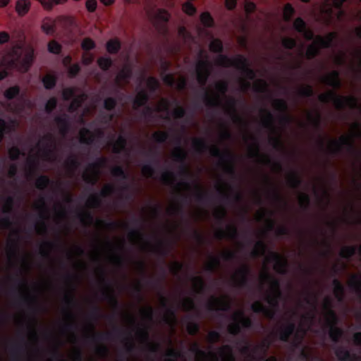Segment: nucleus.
Wrapping results in <instances>:
<instances>
[{
	"label": "nucleus",
	"instance_id": "nucleus-51",
	"mask_svg": "<svg viewBox=\"0 0 361 361\" xmlns=\"http://www.w3.org/2000/svg\"><path fill=\"white\" fill-rule=\"evenodd\" d=\"M164 321L171 326V332L173 331V324L175 323V315L173 312L166 310L164 314Z\"/></svg>",
	"mask_w": 361,
	"mask_h": 361
},
{
	"label": "nucleus",
	"instance_id": "nucleus-46",
	"mask_svg": "<svg viewBox=\"0 0 361 361\" xmlns=\"http://www.w3.org/2000/svg\"><path fill=\"white\" fill-rule=\"evenodd\" d=\"M336 355L340 360L345 361H354L355 358H360V357H355L350 355L349 353L347 350L343 349H338L336 351Z\"/></svg>",
	"mask_w": 361,
	"mask_h": 361
},
{
	"label": "nucleus",
	"instance_id": "nucleus-57",
	"mask_svg": "<svg viewBox=\"0 0 361 361\" xmlns=\"http://www.w3.org/2000/svg\"><path fill=\"white\" fill-rule=\"evenodd\" d=\"M99 204V198L97 195H92L87 200L86 205L89 208L97 207Z\"/></svg>",
	"mask_w": 361,
	"mask_h": 361
},
{
	"label": "nucleus",
	"instance_id": "nucleus-43",
	"mask_svg": "<svg viewBox=\"0 0 361 361\" xmlns=\"http://www.w3.org/2000/svg\"><path fill=\"white\" fill-rule=\"evenodd\" d=\"M219 354L221 361H235L232 355L231 349L228 345L223 346L220 349Z\"/></svg>",
	"mask_w": 361,
	"mask_h": 361
},
{
	"label": "nucleus",
	"instance_id": "nucleus-52",
	"mask_svg": "<svg viewBox=\"0 0 361 361\" xmlns=\"http://www.w3.org/2000/svg\"><path fill=\"white\" fill-rule=\"evenodd\" d=\"M185 152L180 148L176 147L171 152V156L174 160L181 161L185 157Z\"/></svg>",
	"mask_w": 361,
	"mask_h": 361
},
{
	"label": "nucleus",
	"instance_id": "nucleus-5",
	"mask_svg": "<svg viewBox=\"0 0 361 361\" xmlns=\"http://www.w3.org/2000/svg\"><path fill=\"white\" fill-rule=\"evenodd\" d=\"M124 240L116 238L112 242L101 241L90 252L92 260L106 259L109 262L118 265L121 264V253L123 247Z\"/></svg>",
	"mask_w": 361,
	"mask_h": 361
},
{
	"label": "nucleus",
	"instance_id": "nucleus-34",
	"mask_svg": "<svg viewBox=\"0 0 361 361\" xmlns=\"http://www.w3.org/2000/svg\"><path fill=\"white\" fill-rule=\"evenodd\" d=\"M128 240L134 245L140 246L143 250H147V247L143 244L141 234L137 231H131L128 235Z\"/></svg>",
	"mask_w": 361,
	"mask_h": 361
},
{
	"label": "nucleus",
	"instance_id": "nucleus-33",
	"mask_svg": "<svg viewBox=\"0 0 361 361\" xmlns=\"http://www.w3.org/2000/svg\"><path fill=\"white\" fill-rule=\"evenodd\" d=\"M169 357L165 359L164 361H185V359L180 353V352L175 349L172 345H170L166 354Z\"/></svg>",
	"mask_w": 361,
	"mask_h": 361
},
{
	"label": "nucleus",
	"instance_id": "nucleus-9",
	"mask_svg": "<svg viewBox=\"0 0 361 361\" xmlns=\"http://www.w3.org/2000/svg\"><path fill=\"white\" fill-rule=\"evenodd\" d=\"M361 137V128L357 123H353L347 135H341L338 139L329 140L327 148L331 152H337L342 147H350L353 144V138Z\"/></svg>",
	"mask_w": 361,
	"mask_h": 361
},
{
	"label": "nucleus",
	"instance_id": "nucleus-3",
	"mask_svg": "<svg viewBox=\"0 0 361 361\" xmlns=\"http://www.w3.org/2000/svg\"><path fill=\"white\" fill-rule=\"evenodd\" d=\"M317 300V296L315 293L308 294L305 298V302L307 307H303L304 305L301 304L297 310V313L293 316V319L297 317L298 314H301L300 324L293 341L295 345L301 342L305 331L310 327V325L317 321L315 315V312L317 311L315 305Z\"/></svg>",
	"mask_w": 361,
	"mask_h": 361
},
{
	"label": "nucleus",
	"instance_id": "nucleus-28",
	"mask_svg": "<svg viewBox=\"0 0 361 361\" xmlns=\"http://www.w3.org/2000/svg\"><path fill=\"white\" fill-rule=\"evenodd\" d=\"M236 235V228L233 225H228L225 230H217L215 235L217 238H228L233 240Z\"/></svg>",
	"mask_w": 361,
	"mask_h": 361
},
{
	"label": "nucleus",
	"instance_id": "nucleus-24",
	"mask_svg": "<svg viewBox=\"0 0 361 361\" xmlns=\"http://www.w3.org/2000/svg\"><path fill=\"white\" fill-rule=\"evenodd\" d=\"M255 218L257 221H264L265 230L269 231L274 228V221L269 214L268 210L264 208H261L257 211L255 214Z\"/></svg>",
	"mask_w": 361,
	"mask_h": 361
},
{
	"label": "nucleus",
	"instance_id": "nucleus-21",
	"mask_svg": "<svg viewBox=\"0 0 361 361\" xmlns=\"http://www.w3.org/2000/svg\"><path fill=\"white\" fill-rule=\"evenodd\" d=\"M190 350L195 352V361H218V355L212 352L205 353L202 350H198V345L196 343H192Z\"/></svg>",
	"mask_w": 361,
	"mask_h": 361
},
{
	"label": "nucleus",
	"instance_id": "nucleus-29",
	"mask_svg": "<svg viewBox=\"0 0 361 361\" xmlns=\"http://www.w3.org/2000/svg\"><path fill=\"white\" fill-rule=\"evenodd\" d=\"M247 274V267L245 265H242L236 270L234 274L232 276V280L235 285H240L245 281L246 276Z\"/></svg>",
	"mask_w": 361,
	"mask_h": 361
},
{
	"label": "nucleus",
	"instance_id": "nucleus-62",
	"mask_svg": "<svg viewBox=\"0 0 361 361\" xmlns=\"http://www.w3.org/2000/svg\"><path fill=\"white\" fill-rule=\"evenodd\" d=\"M19 87L18 86H14V87H11L10 88H8L7 90H6V92H4V96L7 98V99H13V97H15L16 95L18 94L19 93Z\"/></svg>",
	"mask_w": 361,
	"mask_h": 361
},
{
	"label": "nucleus",
	"instance_id": "nucleus-56",
	"mask_svg": "<svg viewBox=\"0 0 361 361\" xmlns=\"http://www.w3.org/2000/svg\"><path fill=\"white\" fill-rule=\"evenodd\" d=\"M81 47L83 50L85 51L88 50L93 49L95 47V43L94 42L90 37H86L83 39Z\"/></svg>",
	"mask_w": 361,
	"mask_h": 361
},
{
	"label": "nucleus",
	"instance_id": "nucleus-38",
	"mask_svg": "<svg viewBox=\"0 0 361 361\" xmlns=\"http://www.w3.org/2000/svg\"><path fill=\"white\" fill-rule=\"evenodd\" d=\"M294 328V324L288 323L286 325H283L280 327L279 336L280 338L283 341H286L292 334Z\"/></svg>",
	"mask_w": 361,
	"mask_h": 361
},
{
	"label": "nucleus",
	"instance_id": "nucleus-8",
	"mask_svg": "<svg viewBox=\"0 0 361 361\" xmlns=\"http://www.w3.org/2000/svg\"><path fill=\"white\" fill-rule=\"evenodd\" d=\"M321 102H333L334 106L337 109L345 107L357 108L361 111V101L356 99L353 97H343L336 95L334 91L329 90L325 93H322L319 96Z\"/></svg>",
	"mask_w": 361,
	"mask_h": 361
},
{
	"label": "nucleus",
	"instance_id": "nucleus-19",
	"mask_svg": "<svg viewBox=\"0 0 361 361\" xmlns=\"http://www.w3.org/2000/svg\"><path fill=\"white\" fill-rule=\"evenodd\" d=\"M209 153L214 157H220V164L226 173L233 172L232 156L230 151H226V159L224 160L221 155L220 149L216 145H212L209 148Z\"/></svg>",
	"mask_w": 361,
	"mask_h": 361
},
{
	"label": "nucleus",
	"instance_id": "nucleus-42",
	"mask_svg": "<svg viewBox=\"0 0 361 361\" xmlns=\"http://www.w3.org/2000/svg\"><path fill=\"white\" fill-rule=\"evenodd\" d=\"M66 217V211L61 204H56L54 209V218L56 222H59Z\"/></svg>",
	"mask_w": 361,
	"mask_h": 361
},
{
	"label": "nucleus",
	"instance_id": "nucleus-50",
	"mask_svg": "<svg viewBox=\"0 0 361 361\" xmlns=\"http://www.w3.org/2000/svg\"><path fill=\"white\" fill-rule=\"evenodd\" d=\"M306 118L308 122L313 125H317L319 123V115L317 111L305 113Z\"/></svg>",
	"mask_w": 361,
	"mask_h": 361
},
{
	"label": "nucleus",
	"instance_id": "nucleus-17",
	"mask_svg": "<svg viewBox=\"0 0 361 361\" xmlns=\"http://www.w3.org/2000/svg\"><path fill=\"white\" fill-rule=\"evenodd\" d=\"M105 159H102L94 164L89 166L84 172L83 179L88 183H95L99 178L100 169L105 164Z\"/></svg>",
	"mask_w": 361,
	"mask_h": 361
},
{
	"label": "nucleus",
	"instance_id": "nucleus-45",
	"mask_svg": "<svg viewBox=\"0 0 361 361\" xmlns=\"http://www.w3.org/2000/svg\"><path fill=\"white\" fill-rule=\"evenodd\" d=\"M83 250L79 245H73L69 248L67 255L70 259H73L80 256Z\"/></svg>",
	"mask_w": 361,
	"mask_h": 361
},
{
	"label": "nucleus",
	"instance_id": "nucleus-31",
	"mask_svg": "<svg viewBox=\"0 0 361 361\" xmlns=\"http://www.w3.org/2000/svg\"><path fill=\"white\" fill-rule=\"evenodd\" d=\"M322 82L334 87H338L340 85L338 74L336 71H332L324 76L322 79Z\"/></svg>",
	"mask_w": 361,
	"mask_h": 361
},
{
	"label": "nucleus",
	"instance_id": "nucleus-61",
	"mask_svg": "<svg viewBox=\"0 0 361 361\" xmlns=\"http://www.w3.org/2000/svg\"><path fill=\"white\" fill-rule=\"evenodd\" d=\"M287 182L291 187H297V185L299 183V178L298 176L294 173H288L286 176Z\"/></svg>",
	"mask_w": 361,
	"mask_h": 361
},
{
	"label": "nucleus",
	"instance_id": "nucleus-23",
	"mask_svg": "<svg viewBox=\"0 0 361 361\" xmlns=\"http://www.w3.org/2000/svg\"><path fill=\"white\" fill-rule=\"evenodd\" d=\"M164 82L176 89L180 90L185 87V78L179 74L167 75L164 78Z\"/></svg>",
	"mask_w": 361,
	"mask_h": 361
},
{
	"label": "nucleus",
	"instance_id": "nucleus-4",
	"mask_svg": "<svg viewBox=\"0 0 361 361\" xmlns=\"http://www.w3.org/2000/svg\"><path fill=\"white\" fill-rule=\"evenodd\" d=\"M226 84L219 81L216 82L215 89L209 87L205 92V102L207 105H220L224 111L229 114L234 123H240V118L235 109V101L233 99L225 97Z\"/></svg>",
	"mask_w": 361,
	"mask_h": 361
},
{
	"label": "nucleus",
	"instance_id": "nucleus-15",
	"mask_svg": "<svg viewBox=\"0 0 361 361\" xmlns=\"http://www.w3.org/2000/svg\"><path fill=\"white\" fill-rule=\"evenodd\" d=\"M243 138L247 145L248 154L250 157L263 163L269 161L268 157L260 156L258 145L252 135L245 134Z\"/></svg>",
	"mask_w": 361,
	"mask_h": 361
},
{
	"label": "nucleus",
	"instance_id": "nucleus-40",
	"mask_svg": "<svg viewBox=\"0 0 361 361\" xmlns=\"http://www.w3.org/2000/svg\"><path fill=\"white\" fill-rule=\"evenodd\" d=\"M350 214L346 216L348 219V221L351 224H357L361 221V214L357 213L353 206L350 208ZM348 209H345L344 212L345 216H348Z\"/></svg>",
	"mask_w": 361,
	"mask_h": 361
},
{
	"label": "nucleus",
	"instance_id": "nucleus-27",
	"mask_svg": "<svg viewBox=\"0 0 361 361\" xmlns=\"http://www.w3.org/2000/svg\"><path fill=\"white\" fill-rule=\"evenodd\" d=\"M293 25L296 30L300 33H302L305 39H310L313 37L312 31L306 27L305 23L301 18H296L294 21Z\"/></svg>",
	"mask_w": 361,
	"mask_h": 361
},
{
	"label": "nucleus",
	"instance_id": "nucleus-14",
	"mask_svg": "<svg viewBox=\"0 0 361 361\" xmlns=\"http://www.w3.org/2000/svg\"><path fill=\"white\" fill-rule=\"evenodd\" d=\"M250 324V319L243 316L242 310H238L233 315V322L228 325V330L231 334H236L240 331V325L248 327Z\"/></svg>",
	"mask_w": 361,
	"mask_h": 361
},
{
	"label": "nucleus",
	"instance_id": "nucleus-12",
	"mask_svg": "<svg viewBox=\"0 0 361 361\" xmlns=\"http://www.w3.org/2000/svg\"><path fill=\"white\" fill-rule=\"evenodd\" d=\"M336 36V32H330L324 37L317 36L307 49V57L308 59H311L315 56L320 49L329 47Z\"/></svg>",
	"mask_w": 361,
	"mask_h": 361
},
{
	"label": "nucleus",
	"instance_id": "nucleus-60",
	"mask_svg": "<svg viewBox=\"0 0 361 361\" xmlns=\"http://www.w3.org/2000/svg\"><path fill=\"white\" fill-rule=\"evenodd\" d=\"M267 85L263 80H257L253 83V89L255 91L264 92L266 91Z\"/></svg>",
	"mask_w": 361,
	"mask_h": 361
},
{
	"label": "nucleus",
	"instance_id": "nucleus-11",
	"mask_svg": "<svg viewBox=\"0 0 361 361\" xmlns=\"http://www.w3.org/2000/svg\"><path fill=\"white\" fill-rule=\"evenodd\" d=\"M152 310L150 306L145 305L140 309V314L142 319L141 327L138 328L135 333L136 339L141 343H144L148 337L147 326L152 319Z\"/></svg>",
	"mask_w": 361,
	"mask_h": 361
},
{
	"label": "nucleus",
	"instance_id": "nucleus-7",
	"mask_svg": "<svg viewBox=\"0 0 361 361\" xmlns=\"http://www.w3.org/2000/svg\"><path fill=\"white\" fill-rule=\"evenodd\" d=\"M331 300L329 297H326L319 307L318 322L322 327L326 326L330 328L329 336L332 340L336 341L341 336L342 332L341 329L334 326L336 321V317L331 310Z\"/></svg>",
	"mask_w": 361,
	"mask_h": 361
},
{
	"label": "nucleus",
	"instance_id": "nucleus-54",
	"mask_svg": "<svg viewBox=\"0 0 361 361\" xmlns=\"http://www.w3.org/2000/svg\"><path fill=\"white\" fill-rule=\"evenodd\" d=\"M191 283L193 290L197 293L200 292L204 286V282L202 278L199 276L194 277Z\"/></svg>",
	"mask_w": 361,
	"mask_h": 361
},
{
	"label": "nucleus",
	"instance_id": "nucleus-10",
	"mask_svg": "<svg viewBox=\"0 0 361 361\" xmlns=\"http://www.w3.org/2000/svg\"><path fill=\"white\" fill-rule=\"evenodd\" d=\"M261 121L263 126L267 128L269 131V137L271 143L275 147H278L280 145L281 140L280 136L281 130L280 128H274L272 125V116L267 110H262L259 114Z\"/></svg>",
	"mask_w": 361,
	"mask_h": 361
},
{
	"label": "nucleus",
	"instance_id": "nucleus-1",
	"mask_svg": "<svg viewBox=\"0 0 361 361\" xmlns=\"http://www.w3.org/2000/svg\"><path fill=\"white\" fill-rule=\"evenodd\" d=\"M286 259L281 255L275 252H269L264 259L262 270L259 274V281L262 289L264 290V295L270 307L266 308L260 302L252 304L254 312H262L267 318H271L274 314V307L277 305V299L280 296L278 281L272 276L269 271L271 266L279 273H283L286 270Z\"/></svg>",
	"mask_w": 361,
	"mask_h": 361
},
{
	"label": "nucleus",
	"instance_id": "nucleus-39",
	"mask_svg": "<svg viewBox=\"0 0 361 361\" xmlns=\"http://www.w3.org/2000/svg\"><path fill=\"white\" fill-rule=\"evenodd\" d=\"M78 167V159L75 156L70 157L66 162V173L68 176H71L73 171Z\"/></svg>",
	"mask_w": 361,
	"mask_h": 361
},
{
	"label": "nucleus",
	"instance_id": "nucleus-49",
	"mask_svg": "<svg viewBox=\"0 0 361 361\" xmlns=\"http://www.w3.org/2000/svg\"><path fill=\"white\" fill-rule=\"evenodd\" d=\"M122 319L124 324L129 328H131L135 324V317L131 312H127L123 314Z\"/></svg>",
	"mask_w": 361,
	"mask_h": 361
},
{
	"label": "nucleus",
	"instance_id": "nucleus-32",
	"mask_svg": "<svg viewBox=\"0 0 361 361\" xmlns=\"http://www.w3.org/2000/svg\"><path fill=\"white\" fill-rule=\"evenodd\" d=\"M30 6L29 0H18L16 4V11L18 16H24L29 12Z\"/></svg>",
	"mask_w": 361,
	"mask_h": 361
},
{
	"label": "nucleus",
	"instance_id": "nucleus-35",
	"mask_svg": "<svg viewBox=\"0 0 361 361\" xmlns=\"http://www.w3.org/2000/svg\"><path fill=\"white\" fill-rule=\"evenodd\" d=\"M156 111L161 113V117L169 118V103L166 100L161 99L156 106Z\"/></svg>",
	"mask_w": 361,
	"mask_h": 361
},
{
	"label": "nucleus",
	"instance_id": "nucleus-41",
	"mask_svg": "<svg viewBox=\"0 0 361 361\" xmlns=\"http://www.w3.org/2000/svg\"><path fill=\"white\" fill-rule=\"evenodd\" d=\"M219 266V257L209 255L205 262L204 267L207 270H214Z\"/></svg>",
	"mask_w": 361,
	"mask_h": 361
},
{
	"label": "nucleus",
	"instance_id": "nucleus-36",
	"mask_svg": "<svg viewBox=\"0 0 361 361\" xmlns=\"http://www.w3.org/2000/svg\"><path fill=\"white\" fill-rule=\"evenodd\" d=\"M41 28L46 34L52 35L55 32V23L52 19L46 18L42 22Z\"/></svg>",
	"mask_w": 361,
	"mask_h": 361
},
{
	"label": "nucleus",
	"instance_id": "nucleus-22",
	"mask_svg": "<svg viewBox=\"0 0 361 361\" xmlns=\"http://www.w3.org/2000/svg\"><path fill=\"white\" fill-rule=\"evenodd\" d=\"M229 304L230 299L226 295L211 297L208 302L209 307L212 310H226Z\"/></svg>",
	"mask_w": 361,
	"mask_h": 361
},
{
	"label": "nucleus",
	"instance_id": "nucleus-59",
	"mask_svg": "<svg viewBox=\"0 0 361 361\" xmlns=\"http://www.w3.org/2000/svg\"><path fill=\"white\" fill-rule=\"evenodd\" d=\"M200 20L202 23L207 27H211L213 25V19L209 13H203L200 16Z\"/></svg>",
	"mask_w": 361,
	"mask_h": 361
},
{
	"label": "nucleus",
	"instance_id": "nucleus-58",
	"mask_svg": "<svg viewBox=\"0 0 361 361\" xmlns=\"http://www.w3.org/2000/svg\"><path fill=\"white\" fill-rule=\"evenodd\" d=\"M209 49L212 51L219 52L222 49V42L219 39H213L209 44Z\"/></svg>",
	"mask_w": 361,
	"mask_h": 361
},
{
	"label": "nucleus",
	"instance_id": "nucleus-55",
	"mask_svg": "<svg viewBox=\"0 0 361 361\" xmlns=\"http://www.w3.org/2000/svg\"><path fill=\"white\" fill-rule=\"evenodd\" d=\"M111 60L109 58L100 57L97 59V64L101 69L106 71L111 66Z\"/></svg>",
	"mask_w": 361,
	"mask_h": 361
},
{
	"label": "nucleus",
	"instance_id": "nucleus-63",
	"mask_svg": "<svg viewBox=\"0 0 361 361\" xmlns=\"http://www.w3.org/2000/svg\"><path fill=\"white\" fill-rule=\"evenodd\" d=\"M216 188L219 192L224 195H227L230 190V187L226 183L220 180L216 183Z\"/></svg>",
	"mask_w": 361,
	"mask_h": 361
},
{
	"label": "nucleus",
	"instance_id": "nucleus-16",
	"mask_svg": "<svg viewBox=\"0 0 361 361\" xmlns=\"http://www.w3.org/2000/svg\"><path fill=\"white\" fill-rule=\"evenodd\" d=\"M268 347L264 343L250 349L249 347H243L241 350V354L243 355L245 361H252L254 360L261 359L265 354Z\"/></svg>",
	"mask_w": 361,
	"mask_h": 361
},
{
	"label": "nucleus",
	"instance_id": "nucleus-18",
	"mask_svg": "<svg viewBox=\"0 0 361 361\" xmlns=\"http://www.w3.org/2000/svg\"><path fill=\"white\" fill-rule=\"evenodd\" d=\"M326 3L321 8L319 20L325 23H329L332 16V6L339 8L346 0H325Z\"/></svg>",
	"mask_w": 361,
	"mask_h": 361
},
{
	"label": "nucleus",
	"instance_id": "nucleus-20",
	"mask_svg": "<svg viewBox=\"0 0 361 361\" xmlns=\"http://www.w3.org/2000/svg\"><path fill=\"white\" fill-rule=\"evenodd\" d=\"M211 70V64L206 60L200 59L196 67L198 82L203 85L205 84Z\"/></svg>",
	"mask_w": 361,
	"mask_h": 361
},
{
	"label": "nucleus",
	"instance_id": "nucleus-6",
	"mask_svg": "<svg viewBox=\"0 0 361 361\" xmlns=\"http://www.w3.org/2000/svg\"><path fill=\"white\" fill-rule=\"evenodd\" d=\"M215 64L223 67L234 66L240 70L242 77L239 80V83L241 90L245 91L250 87V82L245 80L244 77L248 79H252L255 74L253 71L248 68L250 65L243 56H237L233 59H231L226 56L220 55L216 59Z\"/></svg>",
	"mask_w": 361,
	"mask_h": 361
},
{
	"label": "nucleus",
	"instance_id": "nucleus-48",
	"mask_svg": "<svg viewBox=\"0 0 361 361\" xmlns=\"http://www.w3.org/2000/svg\"><path fill=\"white\" fill-rule=\"evenodd\" d=\"M334 293L336 298L338 300H341L343 296V287L340 283V282L337 280L334 281Z\"/></svg>",
	"mask_w": 361,
	"mask_h": 361
},
{
	"label": "nucleus",
	"instance_id": "nucleus-44",
	"mask_svg": "<svg viewBox=\"0 0 361 361\" xmlns=\"http://www.w3.org/2000/svg\"><path fill=\"white\" fill-rule=\"evenodd\" d=\"M121 48V44L117 39L109 40L106 43V50L110 54H116Z\"/></svg>",
	"mask_w": 361,
	"mask_h": 361
},
{
	"label": "nucleus",
	"instance_id": "nucleus-25",
	"mask_svg": "<svg viewBox=\"0 0 361 361\" xmlns=\"http://www.w3.org/2000/svg\"><path fill=\"white\" fill-rule=\"evenodd\" d=\"M20 49L13 50L12 54H8L4 59V63H7L9 66H13L18 69H20V61L19 59V55L21 53Z\"/></svg>",
	"mask_w": 361,
	"mask_h": 361
},
{
	"label": "nucleus",
	"instance_id": "nucleus-26",
	"mask_svg": "<svg viewBox=\"0 0 361 361\" xmlns=\"http://www.w3.org/2000/svg\"><path fill=\"white\" fill-rule=\"evenodd\" d=\"M102 135H103V133L99 129L95 130L94 133L90 132L85 128L80 130V141L85 143L92 142L96 137H100Z\"/></svg>",
	"mask_w": 361,
	"mask_h": 361
},
{
	"label": "nucleus",
	"instance_id": "nucleus-47",
	"mask_svg": "<svg viewBox=\"0 0 361 361\" xmlns=\"http://www.w3.org/2000/svg\"><path fill=\"white\" fill-rule=\"evenodd\" d=\"M147 94L145 92L141 91L137 93L134 101V108H138L143 105L147 101Z\"/></svg>",
	"mask_w": 361,
	"mask_h": 361
},
{
	"label": "nucleus",
	"instance_id": "nucleus-13",
	"mask_svg": "<svg viewBox=\"0 0 361 361\" xmlns=\"http://www.w3.org/2000/svg\"><path fill=\"white\" fill-rule=\"evenodd\" d=\"M63 97L66 100L73 97V100L69 106L70 111L76 110L80 106L82 102L86 99V95L81 94L79 89L74 87L64 89L63 91Z\"/></svg>",
	"mask_w": 361,
	"mask_h": 361
},
{
	"label": "nucleus",
	"instance_id": "nucleus-30",
	"mask_svg": "<svg viewBox=\"0 0 361 361\" xmlns=\"http://www.w3.org/2000/svg\"><path fill=\"white\" fill-rule=\"evenodd\" d=\"M34 207L37 209L42 219H47L49 218L50 212L47 209L44 201L42 198L38 199L34 202Z\"/></svg>",
	"mask_w": 361,
	"mask_h": 361
},
{
	"label": "nucleus",
	"instance_id": "nucleus-2",
	"mask_svg": "<svg viewBox=\"0 0 361 361\" xmlns=\"http://www.w3.org/2000/svg\"><path fill=\"white\" fill-rule=\"evenodd\" d=\"M55 142L51 134L46 135L39 141L37 148L32 149L27 157L25 169L27 178H31L40 159L43 161L55 159Z\"/></svg>",
	"mask_w": 361,
	"mask_h": 361
},
{
	"label": "nucleus",
	"instance_id": "nucleus-53",
	"mask_svg": "<svg viewBox=\"0 0 361 361\" xmlns=\"http://www.w3.org/2000/svg\"><path fill=\"white\" fill-rule=\"evenodd\" d=\"M238 245L237 243H234L233 247L232 248H226L221 252V257L224 259H228L233 257L235 249L237 247Z\"/></svg>",
	"mask_w": 361,
	"mask_h": 361
},
{
	"label": "nucleus",
	"instance_id": "nucleus-64",
	"mask_svg": "<svg viewBox=\"0 0 361 361\" xmlns=\"http://www.w3.org/2000/svg\"><path fill=\"white\" fill-rule=\"evenodd\" d=\"M161 180L164 184L172 185L174 181V176L171 172H164L161 175Z\"/></svg>",
	"mask_w": 361,
	"mask_h": 361
},
{
	"label": "nucleus",
	"instance_id": "nucleus-37",
	"mask_svg": "<svg viewBox=\"0 0 361 361\" xmlns=\"http://www.w3.org/2000/svg\"><path fill=\"white\" fill-rule=\"evenodd\" d=\"M131 72L128 67L125 66L119 72L116 77V83L119 86H122L127 82V79L130 76Z\"/></svg>",
	"mask_w": 361,
	"mask_h": 361
}]
</instances>
